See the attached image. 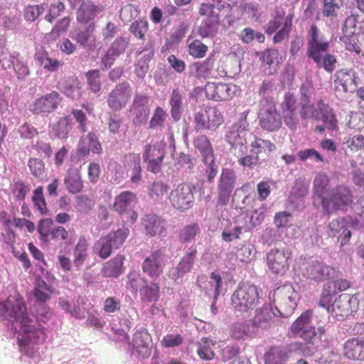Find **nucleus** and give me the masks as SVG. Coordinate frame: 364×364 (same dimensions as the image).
Returning a JSON list of instances; mask_svg holds the SVG:
<instances>
[{"instance_id": "f257e3e1", "label": "nucleus", "mask_w": 364, "mask_h": 364, "mask_svg": "<svg viewBox=\"0 0 364 364\" xmlns=\"http://www.w3.org/2000/svg\"><path fill=\"white\" fill-rule=\"evenodd\" d=\"M0 317L7 322L11 331L17 333L20 350L30 358L34 357L38 343L44 340V333L30 317L23 299L14 294L0 302Z\"/></svg>"}, {"instance_id": "f03ea898", "label": "nucleus", "mask_w": 364, "mask_h": 364, "mask_svg": "<svg viewBox=\"0 0 364 364\" xmlns=\"http://www.w3.org/2000/svg\"><path fill=\"white\" fill-rule=\"evenodd\" d=\"M351 191L345 186L331 188L326 197H322L321 206L323 214L331 215L338 210H346L353 203Z\"/></svg>"}, {"instance_id": "7ed1b4c3", "label": "nucleus", "mask_w": 364, "mask_h": 364, "mask_svg": "<svg viewBox=\"0 0 364 364\" xmlns=\"http://www.w3.org/2000/svg\"><path fill=\"white\" fill-rule=\"evenodd\" d=\"M259 299L258 288L250 283H243L233 292L231 305L235 311L247 313L258 304Z\"/></svg>"}, {"instance_id": "20e7f679", "label": "nucleus", "mask_w": 364, "mask_h": 364, "mask_svg": "<svg viewBox=\"0 0 364 364\" xmlns=\"http://www.w3.org/2000/svg\"><path fill=\"white\" fill-rule=\"evenodd\" d=\"M300 115L303 119H311L315 121H323L325 128L334 129L336 120L331 109L322 100H319L316 106L311 101L300 102Z\"/></svg>"}, {"instance_id": "39448f33", "label": "nucleus", "mask_w": 364, "mask_h": 364, "mask_svg": "<svg viewBox=\"0 0 364 364\" xmlns=\"http://www.w3.org/2000/svg\"><path fill=\"white\" fill-rule=\"evenodd\" d=\"M265 210V208L261 206L255 209L250 217L243 214L239 215L236 219L235 225L223 232V239L227 242L232 241L239 238L242 230L248 231L257 226L263 220Z\"/></svg>"}, {"instance_id": "423d86ee", "label": "nucleus", "mask_w": 364, "mask_h": 364, "mask_svg": "<svg viewBox=\"0 0 364 364\" xmlns=\"http://www.w3.org/2000/svg\"><path fill=\"white\" fill-rule=\"evenodd\" d=\"M193 146L201 156L208 181L213 182L218 173V166L210 140L205 135H198L193 140Z\"/></svg>"}, {"instance_id": "0eeeda50", "label": "nucleus", "mask_w": 364, "mask_h": 364, "mask_svg": "<svg viewBox=\"0 0 364 364\" xmlns=\"http://www.w3.org/2000/svg\"><path fill=\"white\" fill-rule=\"evenodd\" d=\"M259 123L265 130L274 132L280 128L282 120L272 99H261L259 110Z\"/></svg>"}, {"instance_id": "6e6552de", "label": "nucleus", "mask_w": 364, "mask_h": 364, "mask_svg": "<svg viewBox=\"0 0 364 364\" xmlns=\"http://www.w3.org/2000/svg\"><path fill=\"white\" fill-rule=\"evenodd\" d=\"M128 235L129 230L127 228L112 232L100 238L94 245V251L98 253L100 257L105 259L111 255L113 249H118L124 243Z\"/></svg>"}, {"instance_id": "1a4fd4ad", "label": "nucleus", "mask_w": 364, "mask_h": 364, "mask_svg": "<svg viewBox=\"0 0 364 364\" xmlns=\"http://www.w3.org/2000/svg\"><path fill=\"white\" fill-rule=\"evenodd\" d=\"M312 312L306 311L292 323L290 333L291 335L301 338L306 343L314 342L316 336L314 326L311 321Z\"/></svg>"}, {"instance_id": "9d476101", "label": "nucleus", "mask_w": 364, "mask_h": 364, "mask_svg": "<svg viewBox=\"0 0 364 364\" xmlns=\"http://www.w3.org/2000/svg\"><path fill=\"white\" fill-rule=\"evenodd\" d=\"M194 186L191 184L179 183L168 196L171 204L176 209L186 210L192 206L193 203Z\"/></svg>"}, {"instance_id": "9b49d317", "label": "nucleus", "mask_w": 364, "mask_h": 364, "mask_svg": "<svg viewBox=\"0 0 364 364\" xmlns=\"http://www.w3.org/2000/svg\"><path fill=\"white\" fill-rule=\"evenodd\" d=\"M224 122L221 112L215 107H209L204 112H198L194 116L198 129L216 130Z\"/></svg>"}, {"instance_id": "f8f14e48", "label": "nucleus", "mask_w": 364, "mask_h": 364, "mask_svg": "<svg viewBox=\"0 0 364 364\" xmlns=\"http://www.w3.org/2000/svg\"><path fill=\"white\" fill-rule=\"evenodd\" d=\"M329 48V41L320 32L315 24H312L309 30L308 53L314 61H319L323 55Z\"/></svg>"}, {"instance_id": "ddd939ff", "label": "nucleus", "mask_w": 364, "mask_h": 364, "mask_svg": "<svg viewBox=\"0 0 364 364\" xmlns=\"http://www.w3.org/2000/svg\"><path fill=\"white\" fill-rule=\"evenodd\" d=\"M166 146L167 144L164 139L145 146L143 158L144 161L148 162V171L154 173L160 171Z\"/></svg>"}, {"instance_id": "4468645a", "label": "nucleus", "mask_w": 364, "mask_h": 364, "mask_svg": "<svg viewBox=\"0 0 364 364\" xmlns=\"http://www.w3.org/2000/svg\"><path fill=\"white\" fill-rule=\"evenodd\" d=\"M246 114L243 116L230 128L226 140L232 147H239L242 152L246 151L247 136L248 134V123L246 120Z\"/></svg>"}, {"instance_id": "2eb2a0df", "label": "nucleus", "mask_w": 364, "mask_h": 364, "mask_svg": "<svg viewBox=\"0 0 364 364\" xmlns=\"http://www.w3.org/2000/svg\"><path fill=\"white\" fill-rule=\"evenodd\" d=\"M280 311L272 304H264L255 311L254 317L252 319V324L254 328L259 329H267L272 326L275 319L281 316Z\"/></svg>"}, {"instance_id": "dca6fc26", "label": "nucleus", "mask_w": 364, "mask_h": 364, "mask_svg": "<svg viewBox=\"0 0 364 364\" xmlns=\"http://www.w3.org/2000/svg\"><path fill=\"white\" fill-rule=\"evenodd\" d=\"M358 307V299L355 296L344 294L336 299L331 305L332 315L337 319H342L351 313L356 311Z\"/></svg>"}, {"instance_id": "f3484780", "label": "nucleus", "mask_w": 364, "mask_h": 364, "mask_svg": "<svg viewBox=\"0 0 364 364\" xmlns=\"http://www.w3.org/2000/svg\"><path fill=\"white\" fill-rule=\"evenodd\" d=\"M132 95V90L129 83L118 84L108 95V106L112 110L119 111L126 107Z\"/></svg>"}, {"instance_id": "a211bd4d", "label": "nucleus", "mask_w": 364, "mask_h": 364, "mask_svg": "<svg viewBox=\"0 0 364 364\" xmlns=\"http://www.w3.org/2000/svg\"><path fill=\"white\" fill-rule=\"evenodd\" d=\"M167 261L168 257L162 250H156L144 259L142 264L143 271L150 277L157 278L163 273Z\"/></svg>"}, {"instance_id": "6ab92c4d", "label": "nucleus", "mask_w": 364, "mask_h": 364, "mask_svg": "<svg viewBox=\"0 0 364 364\" xmlns=\"http://www.w3.org/2000/svg\"><path fill=\"white\" fill-rule=\"evenodd\" d=\"M290 252L285 249L274 248L267 255L269 269L275 274H283L289 268Z\"/></svg>"}, {"instance_id": "aec40b11", "label": "nucleus", "mask_w": 364, "mask_h": 364, "mask_svg": "<svg viewBox=\"0 0 364 364\" xmlns=\"http://www.w3.org/2000/svg\"><path fill=\"white\" fill-rule=\"evenodd\" d=\"M237 87L232 84L208 82L205 86L206 97L215 101H226L233 97Z\"/></svg>"}, {"instance_id": "412c9836", "label": "nucleus", "mask_w": 364, "mask_h": 364, "mask_svg": "<svg viewBox=\"0 0 364 364\" xmlns=\"http://www.w3.org/2000/svg\"><path fill=\"white\" fill-rule=\"evenodd\" d=\"M236 179V174L232 169L223 168L218 183V202L220 204L225 205L229 201Z\"/></svg>"}, {"instance_id": "4be33fe9", "label": "nucleus", "mask_w": 364, "mask_h": 364, "mask_svg": "<svg viewBox=\"0 0 364 364\" xmlns=\"http://www.w3.org/2000/svg\"><path fill=\"white\" fill-rule=\"evenodd\" d=\"M60 101L59 93L53 91L36 99L29 105L28 109L33 113H50L57 109Z\"/></svg>"}, {"instance_id": "5701e85b", "label": "nucleus", "mask_w": 364, "mask_h": 364, "mask_svg": "<svg viewBox=\"0 0 364 364\" xmlns=\"http://www.w3.org/2000/svg\"><path fill=\"white\" fill-rule=\"evenodd\" d=\"M356 73L352 70H341L334 75V86L337 92H353L357 87Z\"/></svg>"}, {"instance_id": "b1692460", "label": "nucleus", "mask_w": 364, "mask_h": 364, "mask_svg": "<svg viewBox=\"0 0 364 364\" xmlns=\"http://www.w3.org/2000/svg\"><path fill=\"white\" fill-rule=\"evenodd\" d=\"M335 274V269L333 267L325 265L323 262L318 261H311L308 263L303 274L308 279L315 282H322Z\"/></svg>"}, {"instance_id": "393cba45", "label": "nucleus", "mask_w": 364, "mask_h": 364, "mask_svg": "<svg viewBox=\"0 0 364 364\" xmlns=\"http://www.w3.org/2000/svg\"><path fill=\"white\" fill-rule=\"evenodd\" d=\"M190 251L181 259L178 264L171 268L168 272V277L175 282L179 283L185 274L190 272L194 264L196 257V250L190 248Z\"/></svg>"}, {"instance_id": "a878e982", "label": "nucleus", "mask_w": 364, "mask_h": 364, "mask_svg": "<svg viewBox=\"0 0 364 364\" xmlns=\"http://www.w3.org/2000/svg\"><path fill=\"white\" fill-rule=\"evenodd\" d=\"M130 112L133 116V123L135 125L144 123L149 114L148 97L140 94H136L130 107Z\"/></svg>"}, {"instance_id": "bb28decb", "label": "nucleus", "mask_w": 364, "mask_h": 364, "mask_svg": "<svg viewBox=\"0 0 364 364\" xmlns=\"http://www.w3.org/2000/svg\"><path fill=\"white\" fill-rule=\"evenodd\" d=\"M132 345L135 352L142 358H146L151 355L152 339L146 330L140 329L134 333Z\"/></svg>"}, {"instance_id": "cd10ccee", "label": "nucleus", "mask_w": 364, "mask_h": 364, "mask_svg": "<svg viewBox=\"0 0 364 364\" xmlns=\"http://www.w3.org/2000/svg\"><path fill=\"white\" fill-rule=\"evenodd\" d=\"M283 23V27L274 36V42L282 41L289 35L291 26V17L288 16L284 21L282 16H277L270 21L266 27V32L269 34L274 33Z\"/></svg>"}, {"instance_id": "c85d7f7f", "label": "nucleus", "mask_w": 364, "mask_h": 364, "mask_svg": "<svg viewBox=\"0 0 364 364\" xmlns=\"http://www.w3.org/2000/svg\"><path fill=\"white\" fill-rule=\"evenodd\" d=\"M95 28L94 23H90L82 30L70 32V36L84 49L93 50L96 47Z\"/></svg>"}, {"instance_id": "c756f323", "label": "nucleus", "mask_w": 364, "mask_h": 364, "mask_svg": "<svg viewBox=\"0 0 364 364\" xmlns=\"http://www.w3.org/2000/svg\"><path fill=\"white\" fill-rule=\"evenodd\" d=\"M82 84L75 77L61 79L58 83V89L67 97L77 100L82 96Z\"/></svg>"}, {"instance_id": "7c9ffc66", "label": "nucleus", "mask_w": 364, "mask_h": 364, "mask_svg": "<svg viewBox=\"0 0 364 364\" xmlns=\"http://www.w3.org/2000/svg\"><path fill=\"white\" fill-rule=\"evenodd\" d=\"M145 232L150 236H164L166 235V221L161 217L149 214L146 215L142 220Z\"/></svg>"}, {"instance_id": "2f4dec72", "label": "nucleus", "mask_w": 364, "mask_h": 364, "mask_svg": "<svg viewBox=\"0 0 364 364\" xmlns=\"http://www.w3.org/2000/svg\"><path fill=\"white\" fill-rule=\"evenodd\" d=\"M205 279V277H200L198 279L200 287L203 289L207 295L217 299L223 292V282L220 274L218 272H212L208 281H204Z\"/></svg>"}, {"instance_id": "473e14b6", "label": "nucleus", "mask_w": 364, "mask_h": 364, "mask_svg": "<svg viewBox=\"0 0 364 364\" xmlns=\"http://www.w3.org/2000/svg\"><path fill=\"white\" fill-rule=\"evenodd\" d=\"M348 228L349 224L346 220L343 218L333 220L329 223L328 234L330 237H338L343 246L351 236V232Z\"/></svg>"}, {"instance_id": "72a5a7b5", "label": "nucleus", "mask_w": 364, "mask_h": 364, "mask_svg": "<svg viewBox=\"0 0 364 364\" xmlns=\"http://www.w3.org/2000/svg\"><path fill=\"white\" fill-rule=\"evenodd\" d=\"M343 348L345 357L351 360H364V338L348 339Z\"/></svg>"}, {"instance_id": "f704fd0d", "label": "nucleus", "mask_w": 364, "mask_h": 364, "mask_svg": "<svg viewBox=\"0 0 364 364\" xmlns=\"http://www.w3.org/2000/svg\"><path fill=\"white\" fill-rule=\"evenodd\" d=\"M78 152L82 156H87L90 151L94 154H100L102 151V146L98 138L95 133H89L82 136L79 141Z\"/></svg>"}, {"instance_id": "c9c22d12", "label": "nucleus", "mask_w": 364, "mask_h": 364, "mask_svg": "<svg viewBox=\"0 0 364 364\" xmlns=\"http://www.w3.org/2000/svg\"><path fill=\"white\" fill-rule=\"evenodd\" d=\"M64 183L68 191L75 194L80 192L83 188V181L80 171L77 168H70L67 171Z\"/></svg>"}, {"instance_id": "e433bc0d", "label": "nucleus", "mask_w": 364, "mask_h": 364, "mask_svg": "<svg viewBox=\"0 0 364 364\" xmlns=\"http://www.w3.org/2000/svg\"><path fill=\"white\" fill-rule=\"evenodd\" d=\"M185 92L177 87L173 90L169 99L171 105V114L175 120H178L183 110V98Z\"/></svg>"}, {"instance_id": "4c0bfd02", "label": "nucleus", "mask_w": 364, "mask_h": 364, "mask_svg": "<svg viewBox=\"0 0 364 364\" xmlns=\"http://www.w3.org/2000/svg\"><path fill=\"white\" fill-rule=\"evenodd\" d=\"M101 10V8L95 6L91 1H85L81 4L77 12V20L80 23H87L93 19Z\"/></svg>"}, {"instance_id": "58836bf2", "label": "nucleus", "mask_w": 364, "mask_h": 364, "mask_svg": "<svg viewBox=\"0 0 364 364\" xmlns=\"http://www.w3.org/2000/svg\"><path fill=\"white\" fill-rule=\"evenodd\" d=\"M136 202V196L129 191H124L116 197L114 208L119 213H125L129 210Z\"/></svg>"}, {"instance_id": "ea45409f", "label": "nucleus", "mask_w": 364, "mask_h": 364, "mask_svg": "<svg viewBox=\"0 0 364 364\" xmlns=\"http://www.w3.org/2000/svg\"><path fill=\"white\" fill-rule=\"evenodd\" d=\"M124 257L117 255L106 262L102 268V273L105 277H117L122 272Z\"/></svg>"}, {"instance_id": "a19ab883", "label": "nucleus", "mask_w": 364, "mask_h": 364, "mask_svg": "<svg viewBox=\"0 0 364 364\" xmlns=\"http://www.w3.org/2000/svg\"><path fill=\"white\" fill-rule=\"evenodd\" d=\"M329 183L330 178L326 173L319 172L316 175L314 179L313 191L316 196L321 198V200L322 197H326L325 194L328 195L331 191Z\"/></svg>"}, {"instance_id": "79ce46f5", "label": "nucleus", "mask_w": 364, "mask_h": 364, "mask_svg": "<svg viewBox=\"0 0 364 364\" xmlns=\"http://www.w3.org/2000/svg\"><path fill=\"white\" fill-rule=\"evenodd\" d=\"M71 120L68 117H61L56 123L50 125V134L59 139H65L71 129Z\"/></svg>"}, {"instance_id": "37998d69", "label": "nucleus", "mask_w": 364, "mask_h": 364, "mask_svg": "<svg viewBox=\"0 0 364 364\" xmlns=\"http://www.w3.org/2000/svg\"><path fill=\"white\" fill-rule=\"evenodd\" d=\"M143 304L155 303L159 298V287L156 283L146 284L139 289Z\"/></svg>"}, {"instance_id": "c03bdc74", "label": "nucleus", "mask_w": 364, "mask_h": 364, "mask_svg": "<svg viewBox=\"0 0 364 364\" xmlns=\"http://www.w3.org/2000/svg\"><path fill=\"white\" fill-rule=\"evenodd\" d=\"M215 341L208 338H203L196 345L198 346L197 353L198 356L205 360H211L215 356L213 348L215 345Z\"/></svg>"}, {"instance_id": "a18cd8bd", "label": "nucleus", "mask_w": 364, "mask_h": 364, "mask_svg": "<svg viewBox=\"0 0 364 364\" xmlns=\"http://www.w3.org/2000/svg\"><path fill=\"white\" fill-rule=\"evenodd\" d=\"M287 354L281 347L271 348L264 355L265 364H284L287 360Z\"/></svg>"}, {"instance_id": "49530a36", "label": "nucleus", "mask_w": 364, "mask_h": 364, "mask_svg": "<svg viewBox=\"0 0 364 364\" xmlns=\"http://www.w3.org/2000/svg\"><path fill=\"white\" fill-rule=\"evenodd\" d=\"M218 19L206 18L203 21L195 31L201 38H209L215 36L218 31Z\"/></svg>"}, {"instance_id": "de8ad7c7", "label": "nucleus", "mask_w": 364, "mask_h": 364, "mask_svg": "<svg viewBox=\"0 0 364 364\" xmlns=\"http://www.w3.org/2000/svg\"><path fill=\"white\" fill-rule=\"evenodd\" d=\"M200 232L199 225L196 223L185 225L179 232V240L183 244L191 243Z\"/></svg>"}, {"instance_id": "09e8293b", "label": "nucleus", "mask_w": 364, "mask_h": 364, "mask_svg": "<svg viewBox=\"0 0 364 364\" xmlns=\"http://www.w3.org/2000/svg\"><path fill=\"white\" fill-rule=\"evenodd\" d=\"M225 62H230L235 65V67L232 69H225L223 66L218 67V75L220 77H233L236 75L239 74L241 71V65L239 58L234 53L229 54L226 57Z\"/></svg>"}, {"instance_id": "8fccbe9b", "label": "nucleus", "mask_w": 364, "mask_h": 364, "mask_svg": "<svg viewBox=\"0 0 364 364\" xmlns=\"http://www.w3.org/2000/svg\"><path fill=\"white\" fill-rule=\"evenodd\" d=\"M36 60L47 71L55 72L63 65V63L57 59L50 58L46 53L36 54Z\"/></svg>"}, {"instance_id": "3c124183", "label": "nucleus", "mask_w": 364, "mask_h": 364, "mask_svg": "<svg viewBox=\"0 0 364 364\" xmlns=\"http://www.w3.org/2000/svg\"><path fill=\"white\" fill-rule=\"evenodd\" d=\"M255 141L251 144V153L255 156L259 154L271 152L275 150L276 146L270 141L255 137Z\"/></svg>"}, {"instance_id": "603ef678", "label": "nucleus", "mask_w": 364, "mask_h": 364, "mask_svg": "<svg viewBox=\"0 0 364 364\" xmlns=\"http://www.w3.org/2000/svg\"><path fill=\"white\" fill-rule=\"evenodd\" d=\"M58 306L62 310L69 314L71 316L76 318H80L82 317L80 307L65 297H60L58 299Z\"/></svg>"}, {"instance_id": "864d4df0", "label": "nucleus", "mask_w": 364, "mask_h": 364, "mask_svg": "<svg viewBox=\"0 0 364 364\" xmlns=\"http://www.w3.org/2000/svg\"><path fill=\"white\" fill-rule=\"evenodd\" d=\"M168 191V186L167 184L161 181H156L152 184L149 194L154 200L160 202L166 196Z\"/></svg>"}, {"instance_id": "5fc2aeb1", "label": "nucleus", "mask_w": 364, "mask_h": 364, "mask_svg": "<svg viewBox=\"0 0 364 364\" xmlns=\"http://www.w3.org/2000/svg\"><path fill=\"white\" fill-rule=\"evenodd\" d=\"M88 244L84 238L79 240L77 244L75 246L74 251V264L77 267H80L82 264L87 257V250Z\"/></svg>"}, {"instance_id": "6e6d98bb", "label": "nucleus", "mask_w": 364, "mask_h": 364, "mask_svg": "<svg viewBox=\"0 0 364 364\" xmlns=\"http://www.w3.org/2000/svg\"><path fill=\"white\" fill-rule=\"evenodd\" d=\"M89 89L94 93H97L101 90L102 83L100 74L98 70H90L86 73Z\"/></svg>"}, {"instance_id": "4d7b16f0", "label": "nucleus", "mask_w": 364, "mask_h": 364, "mask_svg": "<svg viewBox=\"0 0 364 364\" xmlns=\"http://www.w3.org/2000/svg\"><path fill=\"white\" fill-rule=\"evenodd\" d=\"M230 335L236 340H245L250 336L249 326L246 323H236L231 327Z\"/></svg>"}, {"instance_id": "13d9d810", "label": "nucleus", "mask_w": 364, "mask_h": 364, "mask_svg": "<svg viewBox=\"0 0 364 364\" xmlns=\"http://www.w3.org/2000/svg\"><path fill=\"white\" fill-rule=\"evenodd\" d=\"M240 39L245 43H249L253 40L259 43L264 41V35L260 32L256 31L251 28H245L240 33Z\"/></svg>"}, {"instance_id": "bf43d9fd", "label": "nucleus", "mask_w": 364, "mask_h": 364, "mask_svg": "<svg viewBox=\"0 0 364 364\" xmlns=\"http://www.w3.org/2000/svg\"><path fill=\"white\" fill-rule=\"evenodd\" d=\"M32 200L35 208L41 215L47 213L48 210L43 196V190L42 187H38L35 190Z\"/></svg>"}, {"instance_id": "052dcab7", "label": "nucleus", "mask_w": 364, "mask_h": 364, "mask_svg": "<svg viewBox=\"0 0 364 364\" xmlns=\"http://www.w3.org/2000/svg\"><path fill=\"white\" fill-rule=\"evenodd\" d=\"M53 221L50 218L42 219L40 220L37 230L40 235V240L43 242L49 240L50 233L52 230Z\"/></svg>"}, {"instance_id": "680f3d73", "label": "nucleus", "mask_w": 364, "mask_h": 364, "mask_svg": "<svg viewBox=\"0 0 364 364\" xmlns=\"http://www.w3.org/2000/svg\"><path fill=\"white\" fill-rule=\"evenodd\" d=\"M168 114L163 108L160 107H157L153 114V116L149 122V127L151 129H156L158 127H161L166 118Z\"/></svg>"}, {"instance_id": "e2e57ef3", "label": "nucleus", "mask_w": 364, "mask_h": 364, "mask_svg": "<svg viewBox=\"0 0 364 364\" xmlns=\"http://www.w3.org/2000/svg\"><path fill=\"white\" fill-rule=\"evenodd\" d=\"M208 46L199 40H194L188 46L189 54L194 58H201L205 56Z\"/></svg>"}, {"instance_id": "0e129e2a", "label": "nucleus", "mask_w": 364, "mask_h": 364, "mask_svg": "<svg viewBox=\"0 0 364 364\" xmlns=\"http://www.w3.org/2000/svg\"><path fill=\"white\" fill-rule=\"evenodd\" d=\"M308 192L309 183L302 178L296 179L291 191V196L295 198H303L308 194Z\"/></svg>"}, {"instance_id": "69168bd1", "label": "nucleus", "mask_w": 364, "mask_h": 364, "mask_svg": "<svg viewBox=\"0 0 364 364\" xmlns=\"http://www.w3.org/2000/svg\"><path fill=\"white\" fill-rule=\"evenodd\" d=\"M11 68H13L14 70L16 73L18 78H24L29 74V70L27 66L26 63L23 60L21 57L20 54L17 55V57L15 58Z\"/></svg>"}, {"instance_id": "338daca9", "label": "nucleus", "mask_w": 364, "mask_h": 364, "mask_svg": "<svg viewBox=\"0 0 364 364\" xmlns=\"http://www.w3.org/2000/svg\"><path fill=\"white\" fill-rule=\"evenodd\" d=\"M53 312L50 308L47 306L41 305L36 313V320L34 321L36 325L38 326L43 331V333L45 334L44 328L41 327L40 324L37 323V322L46 323L48 321L51 317L53 316Z\"/></svg>"}, {"instance_id": "774afa93", "label": "nucleus", "mask_w": 364, "mask_h": 364, "mask_svg": "<svg viewBox=\"0 0 364 364\" xmlns=\"http://www.w3.org/2000/svg\"><path fill=\"white\" fill-rule=\"evenodd\" d=\"M299 158L303 161L311 160L315 162H323V158L314 149H306L301 150L297 154Z\"/></svg>"}]
</instances>
